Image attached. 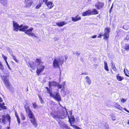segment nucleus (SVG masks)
Wrapping results in <instances>:
<instances>
[{
    "mask_svg": "<svg viewBox=\"0 0 129 129\" xmlns=\"http://www.w3.org/2000/svg\"><path fill=\"white\" fill-rule=\"evenodd\" d=\"M64 57H65V59L66 60L68 58V57L67 55L65 56H64Z\"/></svg>",
    "mask_w": 129,
    "mask_h": 129,
    "instance_id": "obj_62",
    "label": "nucleus"
},
{
    "mask_svg": "<svg viewBox=\"0 0 129 129\" xmlns=\"http://www.w3.org/2000/svg\"><path fill=\"white\" fill-rule=\"evenodd\" d=\"M113 8V5L111 7L110 11H109V12L110 13H111V12L112 11V8Z\"/></svg>",
    "mask_w": 129,
    "mask_h": 129,
    "instance_id": "obj_56",
    "label": "nucleus"
},
{
    "mask_svg": "<svg viewBox=\"0 0 129 129\" xmlns=\"http://www.w3.org/2000/svg\"><path fill=\"white\" fill-rule=\"evenodd\" d=\"M1 106L2 107L5 106H4L5 105L4 103H3L2 104L1 103Z\"/></svg>",
    "mask_w": 129,
    "mask_h": 129,
    "instance_id": "obj_58",
    "label": "nucleus"
},
{
    "mask_svg": "<svg viewBox=\"0 0 129 129\" xmlns=\"http://www.w3.org/2000/svg\"><path fill=\"white\" fill-rule=\"evenodd\" d=\"M81 18L78 15H77L75 17H72V20L74 22H76L81 20Z\"/></svg>",
    "mask_w": 129,
    "mask_h": 129,
    "instance_id": "obj_16",
    "label": "nucleus"
},
{
    "mask_svg": "<svg viewBox=\"0 0 129 129\" xmlns=\"http://www.w3.org/2000/svg\"><path fill=\"white\" fill-rule=\"evenodd\" d=\"M0 69L2 71H3L4 69V68L3 66V65L2 63L0 61Z\"/></svg>",
    "mask_w": 129,
    "mask_h": 129,
    "instance_id": "obj_39",
    "label": "nucleus"
},
{
    "mask_svg": "<svg viewBox=\"0 0 129 129\" xmlns=\"http://www.w3.org/2000/svg\"><path fill=\"white\" fill-rule=\"evenodd\" d=\"M0 103V110H1L2 109L4 110L6 109L7 108L6 106L2 107Z\"/></svg>",
    "mask_w": 129,
    "mask_h": 129,
    "instance_id": "obj_37",
    "label": "nucleus"
},
{
    "mask_svg": "<svg viewBox=\"0 0 129 129\" xmlns=\"http://www.w3.org/2000/svg\"><path fill=\"white\" fill-rule=\"evenodd\" d=\"M75 54H76V55L77 56H79L80 55V53L79 52L77 51L75 53Z\"/></svg>",
    "mask_w": 129,
    "mask_h": 129,
    "instance_id": "obj_52",
    "label": "nucleus"
},
{
    "mask_svg": "<svg viewBox=\"0 0 129 129\" xmlns=\"http://www.w3.org/2000/svg\"><path fill=\"white\" fill-rule=\"evenodd\" d=\"M32 104L34 108V109H37L40 107L39 106H38L35 103H33Z\"/></svg>",
    "mask_w": 129,
    "mask_h": 129,
    "instance_id": "obj_31",
    "label": "nucleus"
},
{
    "mask_svg": "<svg viewBox=\"0 0 129 129\" xmlns=\"http://www.w3.org/2000/svg\"><path fill=\"white\" fill-rule=\"evenodd\" d=\"M104 5V4L103 3L98 2L96 4L95 6L99 10L103 8Z\"/></svg>",
    "mask_w": 129,
    "mask_h": 129,
    "instance_id": "obj_11",
    "label": "nucleus"
},
{
    "mask_svg": "<svg viewBox=\"0 0 129 129\" xmlns=\"http://www.w3.org/2000/svg\"><path fill=\"white\" fill-rule=\"evenodd\" d=\"M45 68V66H44L41 65V66H39L37 68L36 72L38 76L44 70Z\"/></svg>",
    "mask_w": 129,
    "mask_h": 129,
    "instance_id": "obj_8",
    "label": "nucleus"
},
{
    "mask_svg": "<svg viewBox=\"0 0 129 129\" xmlns=\"http://www.w3.org/2000/svg\"><path fill=\"white\" fill-rule=\"evenodd\" d=\"M55 40H58V38H55Z\"/></svg>",
    "mask_w": 129,
    "mask_h": 129,
    "instance_id": "obj_64",
    "label": "nucleus"
},
{
    "mask_svg": "<svg viewBox=\"0 0 129 129\" xmlns=\"http://www.w3.org/2000/svg\"><path fill=\"white\" fill-rule=\"evenodd\" d=\"M123 48L127 51L129 50V44H125Z\"/></svg>",
    "mask_w": 129,
    "mask_h": 129,
    "instance_id": "obj_30",
    "label": "nucleus"
},
{
    "mask_svg": "<svg viewBox=\"0 0 129 129\" xmlns=\"http://www.w3.org/2000/svg\"><path fill=\"white\" fill-rule=\"evenodd\" d=\"M111 67L112 68H113L115 67V64H114V63L113 62H111Z\"/></svg>",
    "mask_w": 129,
    "mask_h": 129,
    "instance_id": "obj_48",
    "label": "nucleus"
},
{
    "mask_svg": "<svg viewBox=\"0 0 129 129\" xmlns=\"http://www.w3.org/2000/svg\"><path fill=\"white\" fill-rule=\"evenodd\" d=\"M97 36L96 35H95L94 36H92L91 37V38L92 39L95 38Z\"/></svg>",
    "mask_w": 129,
    "mask_h": 129,
    "instance_id": "obj_54",
    "label": "nucleus"
},
{
    "mask_svg": "<svg viewBox=\"0 0 129 129\" xmlns=\"http://www.w3.org/2000/svg\"><path fill=\"white\" fill-rule=\"evenodd\" d=\"M109 116L113 120H116V118L115 116L113 114H112L110 115Z\"/></svg>",
    "mask_w": 129,
    "mask_h": 129,
    "instance_id": "obj_28",
    "label": "nucleus"
},
{
    "mask_svg": "<svg viewBox=\"0 0 129 129\" xmlns=\"http://www.w3.org/2000/svg\"><path fill=\"white\" fill-rule=\"evenodd\" d=\"M9 53H10V54H11V56H12V55H13V51L11 50H9Z\"/></svg>",
    "mask_w": 129,
    "mask_h": 129,
    "instance_id": "obj_50",
    "label": "nucleus"
},
{
    "mask_svg": "<svg viewBox=\"0 0 129 129\" xmlns=\"http://www.w3.org/2000/svg\"><path fill=\"white\" fill-rule=\"evenodd\" d=\"M30 36H34L35 37H37L34 34V33H32V32H31V33H30V35H29Z\"/></svg>",
    "mask_w": 129,
    "mask_h": 129,
    "instance_id": "obj_46",
    "label": "nucleus"
},
{
    "mask_svg": "<svg viewBox=\"0 0 129 129\" xmlns=\"http://www.w3.org/2000/svg\"><path fill=\"white\" fill-rule=\"evenodd\" d=\"M28 28V26L27 25L23 26L22 28H20L19 30L20 31H22L25 32L26 30V29H27Z\"/></svg>",
    "mask_w": 129,
    "mask_h": 129,
    "instance_id": "obj_23",
    "label": "nucleus"
},
{
    "mask_svg": "<svg viewBox=\"0 0 129 129\" xmlns=\"http://www.w3.org/2000/svg\"><path fill=\"white\" fill-rule=\"evenodd\" d=\"M104 127L105 129H110L109 125L107 123H105L104 124Z\"/></svg>",
    "mask_w": 129,
    "mask_h": 129,
    "instance_id": "obj_36",
    "label": "nucleus"
},
{
    "mask_svg": "<svg viewBox=\"0 0 129 129\" xmlns=\"http://www.w3.org/2000/svg\"><path fill=\"white\" fill-rule=\"evenodd\" d=\"M17 120V121L18 124H20V119L19 117L18 116L16 117Z\"/></svg>",
    "mask_w": 129,
    "mask_h": 129,
    "instance_id": "obj_44",
    "label": "nucleus"
},
{
    "mask_svg": "<svg viewBox=\"0 0 129 129\" xmlns=\"http://www.w3.org/2000/svg\"><path fill=\"white\" fill-rule=\"evenodd\" d=\"M75 118L74 116H71V118L70 119V121L71 125H72L71 123V122H74L75 121Z\"/></svg>",
    "mask_w": 129,
    "mask_h": 129,
    "instance_id": "obj_32",
    "label": "nucleus"
},
{
    "mask_svg": "<svg viewBox=\"0 0 129 129\" xmlns=\"http://www.w3.org/2000/svg\"><path fill=\"white\" fill-rule=\"evenodd\" d=\"M12 57L13 58V59L15 61L17 62H18V61L16 59V57L14 55H12Z\"/></svg>",
    "mask_w": 129,
    "mask_h": 129,
    "instance_id": "obj_42",
    "label": "nucleus"
},
{
    "mask_svg": "<svg viewBox=\"0 0 129 129\" xmlns=\"http://www.w3.org/2000/svg\"><path fill=\"white\" fill-rule=\"evenodd\" d=\"M64 58L63 57H58L54 58L53 63L54 68H59V65H62L64 62Z\"/></svg>",
    "mask_w": 129,
    "mask_h": 129,
    "instance_id": "obj_2",
    "label": "nucleus"
},
{
    "mask_svg": "<svg viewBox=\"0 0 129 129\" xmlns=\"http://www.w3.org/2000/svg\"><path fill=\"white\" fill-rule=\"evenodd\" d=\"M6 75H7V76H1V77L2 78L3 80L4 81L6 80H8L7 78V76H9V74H8L7 73L6 74Z\"/></svg>",
    "mask_w": 129,
    "mask_h": 129,
    "instance_id": "obj_26",
    "label": "nucleus"
},
{
    "mask_svg": "<svg viewBox=\"0 0 129 129\" xmlns=\"http://www.w3.org/2000/svg\"><path fill=\"white\" fill-rule=\"evenodd\" d=\"M69 114H70V115H72V112L71 111H70L69 112Z\"/></svg>",
    "mask_w": 129,
    "mask_h": 129,
    "instance_id": "obj_61",
    "label": "nucleus"
},
{
    "mask_svg": "<svg viewBox=\"0 0 129 129\" xmlns=\"http://www.w3.org/2000/svg\"><path fill=\"white\" fill-rule=\"evenodd\" d=\"M122 109L123 110H124L125 111L127 112L128 113H129V111L128 110L125 108H122Z\"/></svg>",
    "mask_w": 129,
    "mask_h": 129,
    "instance_id": "obj_53",
    "label": "nucleus"
},
{
    "mask_svg": "<svg viewBox=\"0 0 129 129\" xmlns=\"http://www.w3.org/2000/svg\"><path fill=\"white\" fill-rule=\"evenodd\" d=\"M6 64H7V65L8 66V67L10 69H11L10 68L9 65V64L8 62L7 61H6Z\"/></svg>",
    "mask_w": 129,
    "mask_h": 129,
    "instance_id": "obj_55",
    "label": "nucleus"
},
{
    "mask_svg": "<svg viewBox=\"0 0 129 129\" xmlns=\"http://www.w3.org/2000/svg\"><path fill=\"white\" fill-rule=\"evenodd\" d=\"M58 124L62 129H71L66 124L63 122L62 121H59Z\"/></svg>",
    "mask_w": 129,
    "mask_h": 129,
    "instance_id": "obj_7",
    "label": "nucleus"
},
{
    "mask_svg": "<svg viewBox=\"0 0 129 129\" xmlns=\"http://www.w3.org/2000/svg\"><path fill=\"white\" fill-rule=\"evenodd\" d=\"M68 22L66 21H62L59 22H57L56 23V25L59 27L65 25L67 24Z\"/></svg>",
    "mask_w": 129,
    "mask_h": 129,
    "instance_id": "obj_14",
    "label": "nucleus"
},
{
    "mask_svg": "<svg viewBox=\"0 0 129 129\" xmlns=\"http://www.w3.org/2000/svg\"><path fill=\"white\" fill-rule=\"evenodd\" d=\"M13 24L14 30L16 31H18L19 29V25L17 22L14 21H13Z\"/></svg>",
    "mask_w": 129,
    "mask_h": 129,
    "instance_id": "obj_13",
    "label": "nucleus"
},
{
    "mask_svg": "<svg viewBox=\"0 0 129 129\" xmlns=\"http://www.w3.org/2000/svg\"><path fill=\"white\" fill-rule=\"evenodd\" d=\"M13 89V87L11 85V87H9V89L11 90V91H12Z\"/></svg>",
    "mask_w": 129,
    "mask_h": 129,
    "instance_id": "obj_51",
    "label": "nucleus"
},
{
    "mask_svg": "<svg viewBox=\"0 0 129 129\" xmlns=\"http://www.w3.org/2000/svg\"><path fill=\"white\" fill-rule=\"evenodd\" d=\"M91 10H88L82 13V16H89L91 15Z\"/></svg>",
    "mask_w": 129,
    "mask_h": 129,
    "instance_id": "obj_17",
    "label": "nucleus"
},
{
    "mask_svg": "<svg viewBox=\"0 0 129 129\" xmlns=\"http://www.w3.org/2000/svg\"><path fill=\"white\" fill-rule=\"evenodd\" d=\"M102 36H104V34L103 33H101L99 34V35L98 36V37L99 38H101Z\"/></svg>",
    "mask_w": 129,
    "mask_h": 129,
    "instance_id": "obj_45",
    "label": "nucleus"
},
{
    "mask_svg": "<svg viewBox=\"0 0 129 129\" xmlns=\"http://www.w3.org/2000/svg\"><path fill=\"white\" fill-rule=\"evenodd\" d=\"M124 71L125 75L127 76H128L127 74L126 73L125 69H124Z\"/></svg>",
    "mask_w": 129,
    "mask_h": 129,
    "instance_id": "obj_59",
    "label": "nucleus"
},
{
    "mask_svg": "<svg viewBox=\"0 0 129 129\" xmlns=\"http://www.w3.org/2000/svg\"><path fill=\"white\" fill-rule=\"evenodd\" d=\"M50 96H52L59 102V104L60 105L59 102L61 101V98L58 92H54L53 93L52 92L50 94Z\"/></svg>",
    "mask_w": 129,
    "mask_h": 129,
    "instance_id": "obj_4",
    "label": "nucleus"
},
{
    "mask_svg": "<svg viewBox=\"0 0 129 129\" xmlns=\"http://www.w3.org/2000/svg\"><path fill=\"white\" fill-rule=\"evenodd\" d=\"M4 82L6 87L7 88L9 89V87H11V84L9 82V80H6Z\"/></svg>",
    "mask_w": 129,
    "mask_h": 129,
    "instance_id": "obj_19",
    "label": "nucleus"
},
{
    "mask_svg": "<svg viewBox=\"0 0 129 129\" xmlns=\"http://www.w3.org/2000/svg\"><path fill=\"white\" fill-rule=\"evenodd\" d=\"M2 56L3 58H4V59L5 60V62L7 61V57L6 56H5L3 54H2Z\"/></svg>",
    "mask_w": 129,
    "mask_h": 129,
    "instance_id": "obj_38",
    "label": "nucleus"
},
{
    "mask_svg": "<svg viewBox=\"0 0 129 129\" xmlns=\"http://www.w3.org/2000/svg\"><path fill=\"white\" fill-rule=\"evenodd\" d=\"M38 96H39V98L40 100V101L41 103H43L44 102V101L43 100L41 97L39 95Z\"/></svg>",
    "mask_w": 129,
    "mask_h": 129,
    "instance_id": "obj_41",
    "label": "nucleus"
},
{
    "mask_svg": "<svg viewBox=\"0 0 129 129\" xmlns=\"http://www.w3.org/2000/svg\"><path fill=\"white\" fill-rule=\"evenodd\" d=\"M49 103L51 105H54V104H55V103L53 101L51 100L49 101Z\"/></svg>",
    "mask_w": 129,
    "mask_h": 129,
    "instance_id": "obj_47",
    "label": "nucleus"
},
{
    "mask_svg": "<svg viewBox=\"0 0 129 129\" xmlns=\"http://www.w3.org/2000/svg\"><path fill=\"white\" fill-rule=\"evenodd\" d=\"M41 6L42 4L40 3L36 6V8L37 9H39Z\"/></svg>",
    "mask_w": 129,
    "mask_h": 129,
    "instance_id": "obj_43",
    "label": "nucleus"
},
{
    "mask_svg": "<svg viewBox=\"0 0 129 129\" xmlns=\"http://www.w3.org/2000/svg\"><path fill=\"white\" fill-rule=\"evenodd\" d=\"M127 99H124L122 98H120V101L121 103L123 104L126 101Z\"/></svg>",
    "mask_w": 129,
    "mask_h": 129,
    "instance_id": "obj_33",
    "label": "nucleus"
},
{
    "mask_svg": "<svg viewBox=\"0 0 129 129\" xmlns=\"http://www.w3.org/2000/svg\"><path fill=\"white\" fill-rule=\"evenodd\" d=\"M85 79L86 80V81L87 83L89 85H90L91 83V81L89 77L87 76L85 77Z\"/></svg>",
    "mask_w": 129,
    "mask_h": 129,
    "instance_id": "obj_25",
    "label": "nucleus"
},
{
    "mask_svg": "<svg viewBox=\"0 0 129 129\" xmlns=\"http://www.w3.org/2000/svg\"><path fill=\"white\" fill-rule=\"evenodd\" d=\"M104 68L105 70L107 71H108L109 70L107 66V64L106 61H105L104 62Z\"/></svg>",
    "mask_w": 129,
    "mask_h": 129,
    "instance_id": "obj_29",
    "label": "nucleus"
},
{
    "mask_svg": "<svg viewBox=\"0 0 129 129\" xmlns=\"http://www.w3.org/2000/svg\"><path fill=\"white\" fill-rule=\"evenodd\" d=\"M112 69H113V70L114 71H115L116 72H117V68L115 67L113 68Z\"/></svg>",
    "mask_w": 129,
    "mask_h": 129,
    "instance_id": "obj_49",
    "label": "nucleus"
},
{
    "mask_svg": "<svg viewBox=\"0 0 129 129\" xmlns=\"http://www.w3.org/2000/svg\"><path fill=\"white\" fill-rule=\"evenodd\" d=\"M31 122L33 124V125L36 127L37 126V123L35 119L34 118L30 120Z\"/></svg>",
    "mask_w": 129,
    "mask_h": 129,
    "instance_id": "obj_21",
    "label": "nucleus"
},
{
    "mask_svg": "<svg viewBox=\"0 0 129 129\" xmlns=\"http://www.w3.org/2000/svg\"><path fill=\"white\" fill-rule=\"evenodd\" d=\"M33 29V28H31L29 29L26 30L25 32V33L29 36L31 32H32V30Z\"/></svg>",
    "mask_w": 129,
    "mask_h": 129,
    "instance_id": "obj_20",
    "label": "nucleus"
},
{
    "mask_svg": "<svg viewBox=\"0 0 129 129\" xmlns=\"http://www.w3.org/2000/svg\"><path fill=\"white\" fill-rule=\"evenodd\" d=\"M15 116H16V117H17L18 116V114H17V112H15Z\"/></svg>",
    "mask_w": 129,
    "mask_h": 129,
    "instance_id": "obj_57",
    "label": "nucleus"
},
{
    "mask_svg": "<svg viewBox=\"0 0 129 129\" xmlns=\"http://www.w3.org/2000/svg\"><path fill=\"white\" fill-rule=\"evenodd\" d=\"M43 1L45 2L46 5L49 9H51L53 7L54 5L53 4L52 2H48L47 0H43Z\"/></svg>",
    "mask_w": 129,
    "mask_h": 129,
    "instance_id": "obj_10",
    "label": "nucleus"
},
{
    "mask_svg": "<svg viewBox=\"0 0 129 129\" xmlns=\"http://www.w3.org/2000/svg\"><path fill=\"white\" fill-rule=\"evenodd\" d=\"M21 117L22 118V120H25V117L22 113H21Z\"/></svg>",
    "mask_w": 129,
    "mask_h": 129,
    "instance_id": "obj_40",
    "label": "nucleus"
},
{
    "mask_svg": "<svg viewBox=\"0 0 129 129\" xmlns=\"http://www.w3.org/2000/svg\"><path fill=\"white\" fill-rule=\"evenodd\" d=\"M116 77L117 79L119 81H121L123 79V77L119 76V74H118L117 75Z\"/></svg>",
    "mask_w": 129,
    "mask_h": 129,
    "instance_id": "obj_27",
    "label": "nucleus"
},
{
    "mask_svg": "<svg viewBox=\"0 0 129 129\" xmlns=\"http://www.w3.org/2000/svg\"><path fill=\"white\" fill-rule=\"evenodd\" d=\"M35 61L38 65H40L42 63L41 58H37Z\"/></svg>",
    "mask_w": 129,
    "mask_h": 129,
    "instance_id": "obj_24",
    "label": "nucleus"
},
{
    "mask_svg": "<svg viewBox=\"0 0 129 129\" xmlns=\"http://www.w3.org/2000/svg\"><path fill=\"white\" fill-rule=\"evenodd\" d=\"M25 108L26 113L28 114L29 118L32 119L34 118V114L29 107L28 106H25Z\"/></svg>",
    "mask_w": 129,
    "mask_h": 129,
    "instance_id": "obj_5",
    "label": "nucleus"
},
{
    "mask_svg": "<svg viewBox=\"0 0 129 129\" xmlns=\"http://www.w3.org/2000/svg\"><path fill=\"white\" fill-rule=\"evenodd\" d=\"M23 26V25L22 24L21 25H19V28H22Z\"/></svg>",
    "mask_w": 129,
    "mask_h": 129,
    "instance_id": "obj_60",
    "label": "nucleus"
},
{
    "mask_svg": "<svg viewBox=\"0 0 129 129\" xmlns=\"http://www.w3.org/2000/svg\"><path fill=\"white\" fill-rule=\"evenodd\" d=\"M98 13V11L96 9H94L92 11L91 10V15H96Z\"/></svg>",
    "mask_w": 129,
    "mask_h": 129,
    "instance_id": "obj_22",
    "label": "nucleus"
},
{
    "mask_svg": "<svg viewBox=\"0 0 129 129\" xmlns=\"http://www.w3.org/2000/svg\"><path fill=\"white\" fill-rule=\"evenodd\" d=\"M46 88L47 89V92L50 94V93H51L52 92V91L50 89V88H49L48 87H46Z\"/></svg>",
    "mask_w": 129,
    "mask_h": 129,
    "instance_id": "obj_35",
    "label": "nucleus"
},
{
    "mask_svg": "<svg viewBox=\"0 0 129 129\" xmlns=\"http://www.w3.org/2000/svg\"><path fill=\"white\" fill-rule=\"evenodd\" d=\"M110 32L109 28L108 27L106 28L105 29L104 34V39H107L109 37V33Z\"/></svg>",
    "mask_w": 129,
    "mask_h": 129,
    "instance_id": "obj_9",
    "label": "nucleus"
},
{
    "mask_svg": "<svg viewBox=\"0 0 129 129\" xmlns=\"http://www.w3.org/2000/svg\"><path fill=\"white\" fill-rule=\"evenodd\" d=\"M3 118L2 119V122L4 124H6V119L9 122V125H10L11 122V117L9 115H7L6 116H3Z\"/></svg>",
    "mask_w": 129,
    "mask_h": 129,
    "instance_id": "obj_6",
    "label": "nucleus"
},
{
    "mask_svg": "<svg viewBox=\"0 0 129 129\" xmlns=\"http://www.w3.org/2000/svg\"><path fill=\"white\" fill-rule=\"evenodd\" d=\"M66 82L64 81L63 82L62 84V86L63 87L64 86ZM49 86L50 89L52 88V87L57 86L58 89H60L62 87V85L59 84L58 83L54 81H52L51 82H49Z\"/></svg>",
    "mask_w": 129,
    "mask_h": 129,
    "instance_id": "obj_3",
    "label": "nucleus"
},
{
    "mask_svg": "<svg viewBox=\"0 0 129 129\" xmlns=\"http://www.w3.org/2000/svg\"><path fill=\"white\" fill-rule=\"evenodd\" d=\"M53 117L55 119L56 118L63 119L68 115V113L65 108H61L59 111H55L54 112L51 113Z\"/></svg>",
    "mask_w": 129,
    "mask_h": 129,
    "instance_id": "obj_1",
    "label": "nucleus"
},
{
    "mask_svg": "<svg viewBox=\"0 0 129 129\" xmlns=\"http://www.w3.org/2000/svg\"><path fill=\"white\" fill-rule=\"evenodd\" d=\"M114 106L117 109L120 110H122V107L117 103H115L114 104Z\"/></svg>",
    "mask_w": 129,
    "mask_h": 129,
    "instance_id": "obj_18",
    "label": "nucleus"
},
{
    "mask_svg": "<svg viewBox=\"0 0 129 129\" xmlns=\"http://www.w3.org/2000/svg\"><path fill=\"white\" fill-rule=\"evenodd\" d=\"M0 1L2 4L5 5L7 3V0H0Z\"/></svg>",
    "mask_w": 129,
    "mask_h": 129,
    "instance_id": "obj_34",
    "label": "nucleus"
},
{
    "mask_svg": "<svg viewBox=\"0 0 129 129\" xmlns=\"http://www.w3.org/2000/svg\"><path fill=\"white\" fill-rule=\"evenodd\" d=\"M27 64L28 66H29L33 70L35 69L36 66V63L34 61H30L27 63Z\"/></svg>",
    "mask_w": 129,
    "mask_h": 129,
    "instance_id": "obj_12",
    "label": "nucleus"
},
{
    "mask_svg": "<svg viewBox=\"0 0 129 129\" xmlns=\"http://www.w3.org/2000/svg\"><path fill=\"white\" fill-rule=\"evenodd\" d=\"M3 101L2 99L0 97V102H2Z\"/></svg>",
    "mask_w": 129,
    "mask_h": 129,
    "instance_id": "obj_63",
    "label": "nucleus"
},
{
    "mask_svg": "<svg viewBox=\"0 0 129 129\" xmlns=\"http://www.w3.org/2000/svg\"><path fill=\"white\" fill-rule=\"evenodd\" d=\"M24 3L27 7H30L33 3L30 0H25Z\"/></svg>",
    "mask_w": 129,
    "mask_h": 129,
    "instance_id": "obj_15",
    "label": "nucleus"
}]
</instances>
